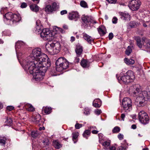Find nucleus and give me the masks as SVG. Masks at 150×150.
<instances>
[{"instance_id":"1","label":"nucleus","mask_w":150,"mask_h":150,"mask_svg":"<svg viewBox=\"0 0 150 150\" xmlns=\"http://www.w3.org/2000/svg\"><path fill=\"white\" fill-rule=\"evenodd\" d=\"M23 63L24 67L30 69L31 73H33L35 66L45 65L50 67L51 65L50 60L47 56L42 53L40 48L33 50L32 54L26 60H24Z\"/></svg>"},{"instance_id":"2","label":"nucleus","mask_w":150,"mask_h":150,"mask_svg":"<svg viewBox=\"0 0 150 150\" xmlns=\"http://www.w3.org/2000/svg\"><path fill=\"white\" fill-rule=\"evenodd\" d=\"M38 67L35 66L33 70V73H31L30 69L24 67L25 69L28 71L30 74H33V78L35 81H40L43 79L45 73L48 68L50 67H47V65H39Z\"/></svg>"},{"instance_id":"3","label":"nucleus","mask_w":150,"mask_h":150,"mask_svg":"<svg viewBox=\"0 0 150 150\" xmlns=\"http://www.w3.org/2000/svg\"><path fill=\"white\" fill-rule=\"evenodd\" d=\"M36 30L38 32H40L41 37L45 40L50 39V38L53 36L52 32L50 31L48 28L43 29L42 25L40 20H38L36 22Z\"/></svg>"},{"instance_id":"4","label":"nucleus","mask_w":150,"mask_h":150,"mask_svg":"<svg viewBox=\"0 0 150 150\" xmlns=\"http://www.w3.org/2000/svg\"><path fill=\"white\" fill-rule=\"evenodd\" d=\"M120 77L116 75V77L119 83H120L122 82L125 84H127L133 81L135 79V76L133 72L131 70L128 71L123 75L121 74Z\"/></svg>"},{"instance_id":"5","label":"nucleus","mask_w":150,"mask_h":150,"mask_svg":"<svg viewBox=\"0 0 150 150\" xmlns=\"http://www.w3.org/2000/svg\"><path fill=\"white\" fill-rule=\"evenodd\" d=\"M56 69L57 71L60 72L67 69L69 65V62L63 57H60L56 61L55 63Z\"/></svg>"},{"instance_id":"6","label":"nucleus","mask_w":150,"mask_h":150,"mask_svg":"<svg viewBox=\"0 0 150 150\" xmlns=\"http://www.w3.org/2000/svg\"><path fill=\"white\" fill-rule=\"evenodd\" d=\"M122 106L125 112H128L132 109L131 100L129 98H125L122 101Z\"/></svg>"},{"instance_id":"7","label":"nucleus","mask_w":150,"mask_h":150,"mask_svg":"<svg viewBox=\"0 0 150 150\" xmlns=\"http://www.w3.org/2000/svg\"><path fill=\"white\" fill-rule=\"evenodd\" d=\"M138 117L140 122L142 124H146L148 123L149 121V116L145 112L141 111L138 114Z\"/></svg>"},{"instance_id":"8","label":"nucleus","mask_w":150,"mask_h":150,"mask_svg":"<svg viewBox=\"0 0 150 150\" xmlns=\"http://www.w3.org/2000/svg\"><path fill=\"white\" fill-rule=\"evenodd\" d=\"M141 4V2L138 0H132L130 1L129 7L133 11L137 10Z\"/></svg>"},{"instance_id":"9","label":"nucleus","mask_w":150,"mask_h":150,"mask_svg":"<svg viewBox=\"0 0 150 150\" xmlns=\"http://www.w3.org/2000/svg\"><path fill=\"white\" fill-rule=\"evenodd\" d=\"M138 85H134L131 86L129 89V92L130 93L133 94L134 96H139V92L140 91V89L138 87Z\"/></svg>"},{"instance_id":"10","label":"nucleus","mask_w":150,"mask_h":150,"mask_svg":"<svg viewBox=\"0 0 150 150\" xmlns=\"http://www.w3.org/2000/svg\"><path fill=\"white\" fill-rule=\"evenodd\" d=\"M79 13L77 11H72L69 13L68 18L70 20L76 21L79 18Z\"/></svg>"},{"instance_id":"11","label":"nucleus","mask_w":150,"mask_h":150,"mask_svg":"<svg viewBox=\"0 0 150 150\" xmlns=\"http://www.w3.org/2000/svg\"><path fill=\"white\" fill-rule=\"evenodd\" d=\"M54 54L58 53L61 50V45L60 43L57 41L53 42Z\"/></svg>"},{"instance_id":"12","label":"nucleus","mask_w":150,"mask_h":150,"mask_svg":"<svg viewBox=\"0 0 150 150\" xmlns=\"http://www.w3.org/2000/svg\"><path fill=\"white\" fill-rule=\"evenodd\" d=\"M81 20L83 22L86 24L89 23H97V22L94 21L91 17L83 15L81 17Z\"/></svg>"},{"instance_id":"13","label":"nucleus","mask_w":150,"mask_h":150,"mask_svg":"<svg viewBox=\"0 0 150 150\" xmlns=\"http://www.w3.org/2000/svg\"><path fill=\"white\" fill-rule=\"evenodd\" d=\"M53 42L51 43H48L45 45V47L47 51L51 55H53Z\"/></svg>"},{"instance_id":"14","label":"nucleus","mask_w":150,"mask_h":150,"mask_svg":"<svg viewBox=\"0 0 150 150\" xmlns=\"http://www.w3.org/2000/svg\"><path fill=\"white\" fill-rule=\"evenodd\" d=\"M119 14L120 16V18L125 21H129L130 20V16L128 13H124L123 12H120Z\"/></svg>"},{"instance_id":"15","label":"nucleus","mask_w":150,"mask_h":150,"mask_svg":"<svg viewBox=\"0 0 150 150\" xmlns=\"http://www.w3.org/2000/svg\"><path fill=\"white\" fill-rule=\"evenodd\" d=\"M21 18L19 16L15 14H14L13 16L11 21L10 22V24L12 25L16 24L17 22H19Z\"/></svg>"},{"instance_id":"16","label":"nucleus","mask_w":150,"mask_h":150,"mask_svg":"<svg viewBox=\"0 0 150 150\" xmlns=\"http://www.w3.org/2000/svg\"><path fill=\"white\" fill-rule=\"evenodd\" d=\"M41 117L40 114H37L36 115H34L32 118V121L36 124H38L41 120Z\"/></svg>"},{"instance_id":"17","label":"nucleus","mask_w":150,"mask_h":150,"mask_svg":"<svg viewBox=\"0 0 150 150\" xmlns=\"http://www.w3.org/2000/svg\"><path fill=\"white\" fill-rule=\"evenodd\" d=\"M75 51L77 57H80L83 51V48L81 46H77L75 49Z\"/></svg>"},{"instance_id":"18","label":"nucleus","mask_w":150,"mask_h":150,"mask_svg":"<svg viewBox=\"0 0 150 150\" xmlns=\"http://www.w3.org/2000/svg\"><path fill=\"white\" fill-rule=\"evenodd\" d=\"M83 34L84 39L86 40L88 43L91 44L92 41H93V40L91 36L85 33H83Z\"/></svg>"},{"instance_id":"19","label":"nucleus","mask_w":150,"mask_h":150,"mask_svg":"<svg viewBox=\"0 0 150 150\" xmlns=\"http://www.w3.org/2000/svg\"><path fill=\"white\" fill-rule=\"evenodd\" d=\"M101 105V101L99 99H96L94 100L93 105L96 108H99Z\"/></svg>"},{"instance_id":"20","label":"nucleus","mask_w":150,"mask_h":150,"mask_svg":"<svg viewBox=\"0 0 150 150\" xmlns=\"http://www.w3.org/2000/svg\"><path fill=\"white\" fill-rule=\"evenodd\" d=\"M14 14L11 12H8L4 16V17H5L7 20H9L10 22L12 20L13 16Z\"/></svg>"},{"instance_id":"21","label":"nucleus","mask_w":150,"mask_h":150,"mask_svg":"<svg viewBox=\"0 0 150 150\" xmlns=\"http://www.w3.org/2000/svg\"><path fill=\"white\" fill-rule=\"evenodd\" d=\"M134 39L136 41L137 45L139 48H141L142 47V45L141 38L139 37H135Z\"/></svg>"},{"instance_id":"22","label":"nucleus","mask_w":150,"mask_h":150,"mask_svg":"<svg viewBox=\"0 0 150 150\" xmlns=\"http://www.w3.org/2000/svg\"><path fill=\"white\" fill-rule=\"evenodd\" d=\"M30 7L31 10L33 12H37L39 10V7L36 4H32L30 6Z\"/></svg>"},{"instance_id":"23","label":"nucleus","mask_w":150,"mask_h":150,"mask_svg":"<svg viewBox=\"0 0 150 150\" xmlns=\"http://www.w3.org/2000/svg\"><path fill=\"white\" fill-rule=\"evenodd\" d=\"M105 28L99 27L98 28V31L100 36H103L106 33V30H105Z\"/></svg>"},{"instance_id":"24","label":"nucleus","mask_w":150,"mask_h":150,"mask_svg":"<svg viewBox=\"0 0 150 150\" xmlns=\"http://www.w3.org/2000/svg\"><path fill=\"white\" fill-rule=\"evenodd\" d=\"M124 61L125 63L128 65H133L134 63V60L132 59H129L125 58L124 59Z\"/></svg>"},{"instance_id":"25","label":"nucleus","mask_w":150,"mask_h":150,"mask_svg":"<svg viewBox=\"0 0 150 150\" xmlns=\"http://www.w3.org/2000/svg\"><path fill=\"white\" fill-rule=\"evenodd\" d=\"M53 144L54 146L57 149H59L62 146V145L57 140L54 141Z\"/></svg>"},{"instance_id":"26","label":"nucleus","mask_w":150,"mask_h":150,"mask_svg":"<svg viewBox=\"0 0 150 150\" xmlns=\"http://www.w3.org/2000/svg\"><path fill=\"white\" fill-rule=\"evenodd\" d=\"M90 62L85 59H83L81 62V65L83 67H88Z\"/></svg>"},{"instance_id":"27","label":"nucleus","mask_w":150,"mask_h":150,"mask_svg":"<svg viewBox=\"0 0 150 150\" xmlns=\"http://www.w3.org/2000/svg\"><path fill=\"white\" fill-rule=\"evenodd\" d=\"M52 109L51 107H46L43 108L42 111L47 114H50L52 112Z\"/></svg>"},{"instance_id":"28","label":"nucleus","mask_w":150,"mask_h":150,"mask_svg":"<svg viewBox=\"0 0 150 150\" xmlns=\"http://www.w3.org/2000/svg\"><path fill=\"white\" fill-rule=\"evenodd\" d=\"M143 44L147 48H150V41L147 40H142Z\"/></svg>"},{"instance_id":"29","label":"nucleus","mask_w":150,"mask_h":150,"mask_svg":"<svg viewBox=\"0 0 150 150\" xmlns=\"http://www.w3.org/2000/svg\"><path fill=\"white\" fill-rule=\"evenodd\" d=\"M5 123L6 125L11 126L12 125L13 120L10 117H7Z\"/></svg>"},{"instance_id":"30","label":"nucleus","mask_w":150,"mask_h":150,"mask_svg":"<svg viewBox=\"0 0 150 150\" xmlns=\"http://www.w3.org/2000/svg\"><path fill=\"white\" fill-rule=\"evenodd\" d=\"M145 102V99H142V101L135 102V105L138 107H143L145 105V103H144Z\"/></svg>"},{"instance_id":"31","label":"nucleus","mask_w":150,"mask_h":150,"mask_svg":"<svg viewBox=\"0 0 150 150\" xmlns=\"http://www.w3.org/2000/svg\"><path fill=\"white\" fill-rule=\"evenodd\" d=\"M91 132L89 129L86 130L83 134V137L85 138L86 139H88V137L90 136Z\"/></svg>"},{"instance_id":"32","label":"nucleus","mask_w":150,"mask_h":150,"mask_svg":"<svg viewBox=\"0 0 150 150\" xmlns=\"http://www.w3.org/2000/svg\"><path fill=\"white\" fill-rule=\"evenodd\" d=\"M72 140L74 142V143H75L77 141H75V140H76L79 134V133L77 132L73 133L72 134Z\"/></svg>"},{"instance_id":"33","label":"nucleus","mask_w":150,"mask_h":150,"mask_svg":"<svg viewBox=\"0 0 150 150\" xmlns=\"http://www.w3.org/2000/svg\"><path fill=\"white\" fill-rule=\"evenodd\" d=\"M102 145L104 146V149L106 150L109 149L110 145V143L107 141L105 142L102 143Z\"/></svg>"},{"instance_id":"34","label":"nucleus","mask_w":150,"mask_h":150,"mask_svg":"<svg viewBox=\"0 0 150 150\" xmlns=\"http://www.w3.org/2000/svg\"><path fill=\"white\" fill-rule=\"evenodd\" d=\"M147 92L146 91H143L139 93V96L142 97L144 98V99H145V98L147 96Z\"/></svg>"},{"instance_id":"35","label":"nucleus","mask_w":150,"mask_h":150,"mask_svg":"<svg viewBox=\"0 0 150 150\" xmlns=\"http://www.w3.org/2000/svg\"><path fill=\"white\" fill-rule=\"evenodd\" d=\"M132 52V50L131 48V47L130 46H128L125 50V54L129 56Z\"/></svg>"},{"instance_id":"36","label":"nucleus","mask_w":150,"mask_h":150,"mask_svg":"<svg viewBox=\"0 0 150 150\" xmlns=\"http://www.w3.org/2000/svg\"><path fill=\"white\" fill-rule=\"evenodd\" d=\"M42 143L45 146H48L50 144L49 140L47 138H45L42 141Z\"/></svg>"},{"instance_id":"37","label":"nucleus","mask_w":150,"mask_h":150,"mask_svg":"<svg viewBox=\"0 0 150 150\" xmlns=\"http://www.w3.org/2000/svg\"><path fill=\"white\" fill-rule=\"evenodd\" d=\"M45 11L47 13L52 12L53 11L52 8L51 6L47 5L45 8Z\"/></svg>"},{"instance_id":"38","label":"nucleus","mask_w":150,"mask_h":150,"mask_svg":"<svg viewBox=\"0 0 150 150\" xmlns=\"http://www.w3.org/2000/svg\"><path fill=\"white\" fill-rule=\"evenodd\" d=\"M120 130V128L118 126L115 127L112 130V132L113 133H118Z\"/></svg>"},{"instance_id":"39","label":"nucleus","mask_w":150,"mask_h":150,"mask_svg":"<svg viewBox=\"0 0 150 150\" xmlns=\"http://www.w3.org/2000/svg\"><path fill=\"white\" fill-rule=\"evenodd\" d=\"M39 133L37 131H33L31 132V135L33 137H37Z\"/></svg>"},{"instance_id":"40","label":"nucleus","mask_w":150,"mask_h":150,"mask_svg":"<svg viewBox=\"0 0 150 150\" xmlns=\"http://www.w3.org/2000/svg\"><path fill=\"white\" fill-rule=\"evenodd\" d=\"M81 6L84 8H88V7L87 3L84 1H81L80 3Z\"/></svg>"},{"instance_id":"41","label":"nucleus","mask_w":150,"mask_h":150,"mask_svg":"<svg viewBox=\"0 0 150 150\" xmlns=\"http://www.w3.org/2000/svg\"><path fill=\"white\" fill-rule=\"evenodd\" d=\"M57 6L56 3L54 2L52 3L51 7L53 11H55L56 10L57 8H58Z\"/></svg>"},{"instance_id":"42","label":"nucleus","mask_w":150,"mask_h":150,"mask_svg":"<svg viewBox=\"0 0 150 150\" xmlns=\"http://www.w3.org/2000/svg\"><path fill=\"white\" fill-rule=\"evenodd\" d=\"M24 44L23 42L22 41H18L16 43L15 45L16 47H18V46L21 47L24 45Z\"/></svg>"},{"instance_id":"43","label":"nucleus","mask_w":150,"mask_h":150,"mask_svg":"<svg viewBox=\"0 0 150 150\" xmlns=\"http://www.w3.org/2000/svg\"><path fill=\"white\" fill-rule=\"evenodd\" d=\"M129 25L131 28H133L136 26V24L135 22L132 21L130 22Z\"/></svg>"},{"instance_id":"44","label":"nucleus","mask_w":150,"mask_h":150,"mask_svg":"<svg viewBox=\"0 0 150 150\" xmlns=\"http://www.w3.org/2000/svg\"><path fill=\"white\" fill-rule=\"evenodd\" d=\"M82 126V124H79V123H76L75 125V128L76 129H79L81 128Z\"/></svg>"},{"instance_id":"45","label":"nucleus","mask_w":150,"mask_h":150,"mask_svg":"<svg viewBox=\"0 0 150 150\" xmlns=\"http://www.w3.org/2000/svg\"><path fill=\"white\" fill-rule=\"evenodd\" d=\"M142 99H144V98H142L138 96H137L136 99L135 100V102L142 101Z\"/></svg>"},{"instance_id":"46","label":"nucleus","mask_w":150,"mask_h":150,"mask_svg":"<svg viewBox=\"0 0 150 150\" xmlns=\"http://www.w3.org/2000/svg\"><path fill=\"white\" fill-rule=\"evenodd\" d=\"M140 21L142 24L143 26L144 27H147V25H146V23H148L149 22V21H146L145 22L144 21L142 20Z\"/></svg>"},{"instance_id":"47","label":"nucleus","mask_w":150,"mask_h":150,"mask_svg":"<svg viewBox=\"0 0 150 150\" xmlns=\"http://www.w3.org/2000/svg\"><path fill=\"white\" fill-rule=\"evenodd\" d=\"M27 6V4L25 2L21 3L20 7L22 8H25Z\"/></svg>"},{"instance_id":"48","label":"nucleus","mask_w":150,"mask_h":150,"mask_svg":"<svg viewBox=\"0 0 150 150\" xmlns=\"http://www.w3.org/2000/svg\"><path fill=\"white\" fill-rule=\"evenodd\" d=\"M14 107L12 106H8L6 107L7 110L8 111H11L14 109Z\"/></svg>"},{"instance_id":"49","label":"nucleus","mask_w":150,"mask_h":150,"mask_svg":"<svg viewBox=\"0 0 150 150\" xmlns=\"http://www.w3.org/2000/svg\"><path fill=\"white\" fill-rule=\"evenodd\" d=\"M28 111H33L34 110V108L31 105H29L28 106Z\"/></svg>"},{"instance_id":"50","label":"nucleus","mask_w":150,"mask_h":150,"mask_svg":"<svg viewBox=\"0 0 150 150\" xmlns=\"http://www.w3.org/2000/svg\"><path fill=\"white\" fill-rule=\"evenodd\" d=\"M117 137L120 140H121L123 139L124 136L122 134L119 133Z\"/></svg>"},{"instance_id":"51","label":"nucleus","mask_w":150,"mask_h":150,"mask_svg":"<svg viewBox=\"0 0 150 150\" xmlns=\"http://www.w3.org/2000/svg\"><path fill=\"white\" fill-rule=\"evenodd\" d=\"M0 143L2 144V145H5L6 144V140L4 139H0Z\"/></svg>"},{"instance_id":"52","label":"nucleus","mask_w":150,"mask_h":150,"mask_svg":"<svg viewBox=\"0 0 150 150\" xmlns=\"http://www.w3.org/2000/svg\"><path fill=\"white\" fill-rule=\"evenodd\" d=\"M117 18L115 17H114L112 19V22L114 24H116L117 23Z\"/></svg>"},{"instance_id":"53","label":"nucleus","mask_w":150,"mask_h":150,"mask_svg":"<svg viewBox=\"0 0 150 150\" xmlns=\"http://www.w3.org/2000/svg\"><path fill=\"white\" fill-rule=\"evenodd\" d=\"M90 110L85 108L84 113L86 115H89L90 114Z\"/></svg>"},{"instance_id":"54","label":"nucleus","mask_w":150,"mask_h":150,"mask_svg":"<svg viewBox=\"0 0 150 150\" xmlns=\"http://www.w3.org/2000/svg\"><path fill=\"white\" fill-rule=\"evenodd\" d=\"M117 150H126V148L125 146H120L118 147Z\"/></svg>"},{"instance_id":"55","label":"nucleus","mask_w":150,"mask_h":150,"mask_svg":"<svg viewBox=\"0 0 150 150\" xmlns=\"http://www.w3.org/2000/svg\"><path fill=\"white\" fill-rule=\"evenodd\" d=\"M101 112V110H96L95 111V113L98 115H99Z\"/></svg>"},{"instance_id":"56","label":"nucleus","mask_w":150,"mask_h":150,"mask_svg":"<svg viewBox=\"0 0 150 150\" xmlns=\"http://www.w3.org/2000/svg\"><path fill=\"white\" fill-rule=\"evenodd\" d=\"M113 37V35L112 33H110L109 35L108 38L110 40H111L112 39Z\"/></svg>"},{"instance_id":"57","label":"nucleus","mask_w":150,"mask_h":150,"mask_svg":"<svg viewBox=\"0 0 150 150\" xmlns=\"http://www.w3.org/2000/svg\"><path fill=\"white\" fill-rule=\"evenodd\" d=\"M110 4H115L116 1V0H106Z\"/></svg>"},{"instance_id":"58","label":"nucleus","mask_w":150,"mask_h":150,"mask_svg":"<svg viewBox=\"0 0 150 150\" xmlns=\"http://www.w3.org/2000/svg\"><path fill=\"white\" fill-rule=\"evenodd\" d=\"M76 57V58L74 60V62L75 63H78L80 60L79 58L78 57Z\"/></svg>"},{"instance_id":"59","label":"nucleus","mask_w":150,"mask_h":150,"mask_svg":"<svg viewBox=\"0 0 150 150\" xmlns=\"http://www.w3.org/2000/svg\"><path fill=\"white\" fill-rule=\"evenodd\" d=\"M67 12L66 10H64L61 11L60 12V14L62 15H63L65 14H66L67 13Z\"/></svg>"},{"instance_id":"60","label":"nucleus","mask_w":150,"mask_h":150,"mask_svg":"<svg viewBox=\"0 0 150 150\" xmlns=\"http://www.w3.org/2000/svg\"><path fill=\"white\" fill-rule=\"evenodd\" d=\"M125 114L124 113H122L121 115V118H122V120L123 121L124 120V118L125 117Z\"/></svg>"},{"instance_id":"61","label":"nucleus","mask_w":150,"mask_h":150,"mask_svg":"<svg viewBox=\"0 0 150 150\" xmlns=\"http://www.w3.org/2000/svg\"><path fill=\"white\" fill-rule=\"evenodd\" d=\"M109 149V150H116V148L114 146H110Z\"/></svg>"},{"instance_id":"62","label":"nucleus","mask_w":150,"mask_h":150,"mask_svg":"<svg viewBox=\"0 0 150 150\" xmlns=\"http://www.w3.org/2000/svg\"><path fill=\"white\" fill-rule=\"evenodd\" d=\"M98 131L96 130H93L92 131V132L93 134H97L98 133Z\"/></svg>"},{"instance_id":"63","label":"nucleus","mask_w":150,"mask_h":150,"mask_svg":"<svg viewBox=\"0 0 150 150\" xmlns=\"http://www.w3.org/2000/svg\"><path fill=\"white\" fill-rule=\"evenodd\" d=\"M131 128L133 129H135L137 128L136 125L134 124L132 125L131 126Z\"/></svg>"},{"instance_id":"64","label":"nucleus","mask_w":150,"mask_h":150,"mask_svg":"<svg viewBox=\"0 0 150 150\" xmlns=\"http://www.w3.org/2000/svg\"><path fill=\"white\" fill-rule=\"evenodd\" d=\"M58 28V29L59 31L60 32L62 33H63L64 32V30H63L62 28Z\"/></svg>"}]
</instances>
